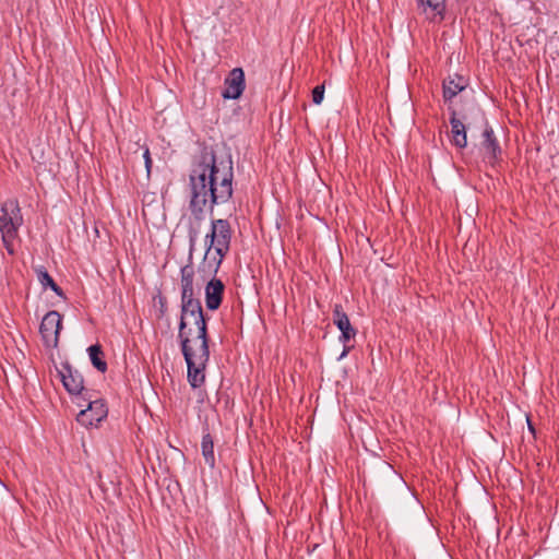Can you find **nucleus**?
<instances>
[{
	"mask_svg": "<svg viewBox=\"0 0 559 559\" xmlns=\"http://www.w3.org/2000/svg\"><path fill=\"white\" fill-rule=\"evenodd\" d=\"M86 407L82 408L76 415V421L82 426H97L108 415V407L104 399H94L91 392V397L84 400Z\"/></svg>",
	"mask_w": 559,
	"mask_h": 559,
	"instance_id": "9",
	"label": "nucleus"
},
{
	"mask_svg": "<svg viewBox=\"0 0 559 559\" xmlns=\"http://www.w3.org/2000/svg\"><path fill=\"white\" fill-rule=\"evenodd\" d=\"M336 328L341 331L340 342L343 343L344 346L338 359H343L348 355V353L353 348V345H348V342L355 338L357 331L350 324L349 318L338 322V324H336Z\"/></svg>",
	"mask_w": 559,
	"mask_h": 559,
	"instance_id": "15",
	"label": "nucleus"
},
{
	"mask_svg": "<svg viewBox=\"0 0 559 559\" xmlns=\"http://www.w3.org/2000/svg\"><path fill=\"white\" fill-rule=\"evenodd\" d=\"M62 329V316L56 311H48L39 325V333L46 347L57 348Z\"/></svg>",
	"mask_w": 559,
	"mask_h": 559,
	"instance_id": "8",
	"label": "nucleus"
},
{
	"mask_svg": "<svg viewBox=\"0 0 559 559\" xmlns=\"http://www.w3.org/2000/svg\"><path fill=\"white\" fill-rule=\"evenodd\" d=\"M468 85V80L461 74L449 75L442 82V96L448 106H454V97L463 92Z\"/></svg>",
	"mask_w": 559,
	"mask_h": 559,
	"instance_id": "12",
	"label": "nucleus"
},
{
	"mask_svg": "<svg viewBox=\"0 0 559 559\" xmlns=\"http://www.w3.org/2000/svg\"><path fill=\"white\" fill-rule=\"evenodd\" d=\"M333 323L336 325L338 322L344 321L345 319H348V316L343 310L342 305L335 304L333 307Z\"/></svg>",
	"mask_w": 559,
	"mask_h": 559,
	"instance_id": "21",
	"label": "nucleus"
},
{
	"mask_svg": "<svg viewBox=\"0 0 559 559\" xmlns=\"http://www.w3.org/2000/svg\"><path fill=\"white\" fill-rule=\"evenodd\" d=\"M479 152L483 160L495 167L502 160V148L493 132L492 127L485 120V127L481 133V141L479 143Z\"/></svg>",
	"mask_w": 559,
	"mask_h": 559,
	"instance_id": "7",
	"label": "nucleus"
},
{
	"mask_svg": "<svg viewBox=\"0 0 559 559\" xmlns=\"http://www.w3.org/2000/svg\"><path fill=\"white\" fill-rule=\"evenodd\" d=\"M225 88L222 92L224 99H238L246 88V78L242 68H234L224 81Z\"/></svg>",
	"mask_w": 559,
	"mask_h": 559,
	"instance_id": "11",
	"label": "nucleus"
},
{
	"mask_svg": "<svg viewBox=\"0 0 559 559\" xmlns=\"http://www.w3.org/2000/svg\"><path fill=\"white\" fill-rule=\"evenodd\" d=\"M37 280L43 286L44 289L50 288L57 296L66 299V294L63 289L55 282V280L51 277V275L48 273L45 266L40 265L37 267H34Z\"/></svg>",
	"mask_w": 559,
	"mask_h": 559,
	"instance_id": "17",
	"label": "nucleus"
},
{
	"mask_svg": "<svg viewBox=\"0 0 559 559\" xmlns=\"http://www.w3.org/2000/svg\"><path fill=\"white\" fill-rule=\"evenodd\" d=\"M233 229L227 219H212L211 231L205 236V254L199 265L203 278L216 275L230 249Z\"/></svg>",
	"mask_w": 559,
	"mask_h": 559,
	"instance_id": "2",
	"label": "nucleus"
},
{
	"mask_svg": "<svg viewBox=\"0 0 559 559\" xmlns=\"http://www.w3.org/2000/svg\"><path fill=\"white\" fill-rule=\"evenodd\" d=\"M23 222L22 210L16 199H8L0 204L1 234H19Z\"/></svg>",
	"mask_w": 559,
	"mask_h": 559,
	"instance_id": "5",
	"label": "nucleus"
},
{
	"mask_svg": "<svg viewBox=\"0 0 559 559\" xmlns=\"http://www.w3.org/2000/svg\"><path fill=\"white\" fill-rule=\"evenodd\" d=\"M234 167L231 156L218 159L212 146L203 145L191 162L189 174V209L197 221L204 218L205 209L214 207L233 197Z\"/></svg>",
	"mask_w": 559,
	"mask_h": 559,
	"instance_id": "1",
	"label": "nucleus"
},
{
	"mask_svg": "<svg viewBox=\"0 0 559 559\" xmlns=\"http://www.w3.org/2000/svg\"><path fill=\"white\" fill-rule=\"evenodd\" d=\"M527 426H528V430H530L533 435H535V428H534V426H533V424H532V421H531L530 417H527Z\"/></svg>",
	"mask_w": 559,
	"mask_h": 559,
	"instance_id": "26",
	"label": "nucleus"
},
{
	"mask_svg": "<svg viewBox=\"0 0 559 559\" xmlns=\"http://www.w3.org/2000/svg\"><path fill=\"white\" fill-rule=\"evenodd\" d=\"M180 308L178 340L198 341L210 338L207 329L210 317L204 312L201 300L194 298V293H181Z\"/></svg>",
	"mask_w": 559,
	"mask_h": 559,
	"instance_id": "3",
	"label": "nucleus"
},
{
	"mask_svg": "<svg viewBox=\"0 0 559 559\" xmlns=\"http://www.w3.org/2000/svg\"><path fill=\"white\" fill-rule=\"evenodd\" d=\"M199 350L193 348L197 341H179L181 353L187 364V380L192 389H198L205 382V369L210 360L211 338H201Z\"/></svg>",
	"mask_w": 559,
	"mask_h": 559,
	"instance_id": "4",
	"label": "nucleus"
},
{
	"mask_svg": "<svg viewBox=\"0 0 559 559\" xmlns=\"http://www.w3.org/2000/svg\"><path fill=\"white\" fill-rule=\"evenodd\" d=\"M90 360L92 366L99 372L104 373L107 371V362L104 359L103 347L99 344L91 345L87 348Z\"/></svg>",
	"mask_w": 559,
	"mask_h": 559,
	"instance_id": "18",
	"label": "nucleus"
},
{
	"mask_svg": "<svg viewBox=\"0 0 559 559\" xmlns=\"http://www.w3.org/2000/svg\"><path fill=\"white\" fill-rule=\"evenodd\" d=\"M450 114L451 124V143L457 148H465L467 146V128L464 121L467 119L463 110L456 109L454 106H448Z\"/></svg>",
	"mask_w": 559,
	"mask_h": 559,
	"instance_id": "10",
	"label": "nucleus"
},
{
	"mask_svg": "<svg viewBox=\"0 0 559 559\" xmlns=\"http://www.w3.org/2000/svg\"><path fill=\"white\" fill-rule=\"evenodd\" d=\"M312 102L316 105H320L324 98V85H317L311 92Z\"/></svg>",
	"mask_w": 559,
	"mask_h": 559,
	"instance_id": "22",
	"label": "nucleus"
},
{
	"mask_svg": "<svg viewBox=\"0 0 559 559\" xmlns=\"http://www.w3.org/2000/svg\"><path fill=\"white\" fill-rule=\"evenodd\" d=\"M58 376L66 391L78 399L88 400L91 391L84 386V378L82 373L74 369L68 361L62 364V369L57 370Z\"/></svg>",
	"mask_w": 559,
	"mask_h": 559,
	"instance_id": "6",
	"label": "nucleus"
},
{
	"mask_svg": "<svg viewBox=\"0 0 559 559\" xmlns=\"http://www.w3.org/2000/svg\"><path fill=\"white\" fill-rule=\"evenodd\" d=\"M210 276L212 278L205 286V305L207 310L215 311L223 302L225 285L219 278H216V275H209L207 277Z\"/></svg>",
	"mask_w": 559,
	"mask_h": 559,
	"instance_id": "13",
	"label": "nucleus"
},
{
	"mask_svg": "<svg viewBox=\"0 0 559 559\" xmlns=\"http://www.w3.org/2000/svg\"><path fill=\"white\" fill-rule=\"evenodd\" d=\"M143 158H144V163H145V168L147 170V174L151 173V169H152V165H153V160L151 158V154H150V150L146 148L143 153Z\"/></svg>",
	"mask_w": 559,
	"mask_h": 559,
	"instance_id": "24",
	"label": "nucleus"
},
{
	"mask_svg": "<svg viewBox=\"0 0 559 559\" xmlns=\"http://www.w3.org/2000/svg\"><path fill=\"white\" fill-rule=\"evenodd\" d=\"M75 403L80 406V407H83V406H86V402L81 397V399H78V396H75Z\"/></svg>",
	"mask_w": 559,
	"mask_h": 559,
	"instance_id": "25",
	"label": "nucleus"
},
{
	"mask_svg": "<svg viewBox=\"0 0 559 559\" xmlns=\"http://www.w3.org/2000/svg\"><path fill=\"white\" fill-rule=\"evenodd\" d=\"M445 1L447 0H421L418 1V4L423 7H428L431 10L436 11L438 14H442L445 11Z\"/></svg>",
	"mask_w": 559,
	"mask_h": 559,
	"instance_id": "19",
	"label": "nucleus"
},
{
	"mask_svg": "<svg viewBox=\"0 0 559 559\" xmlns=\"http://www.w3.org/2000/svg\"><path fill=\"white\" fill-rule=\"evenodd\" d=\"M19 234H1L2 242L10 255H13L15 253L13 241L15 238H17Z\"/></svg>",
	"mask_w": 559,
	"mask_h": 559,
	"instance_id": "20",
	"label": "nucleus"
},
{
	"mask_svg": "<svg viewBox=\"0 0 559 559\" xmlns=\"http://www.w3.org/2000/svg\"><path fill=\"white\" fill-rule=\"evenodd\" d=\"M157 299H158V317L162 318L166 314L167 312V298L165 296H163L162 294H158L157 296Z\"/></svg>",
	"mask_w": 559,
	"mask_h": 559,
	"instance_id": "23",
	"label": "nucleus"
},
{
	"mask_svg": "<svg viewBox=\"0 0 559 559\" xmlns=\"http://www.w3.org/2000/svg\"><path fill=\"white\" fill-rule=\"evenodd\" d=\"M195 326V319H192V323H191V326ZM197 336V331H195V328H193V337Z\"/></svg>",
	"mask_w": 559,
	"mask_h": 559,
	"instance_id": "27",
	"label": "nucleus"
},
{
	"mask_svg": "<svg viewBox=\"0 0 559 559\" xmlns=\"http://www.w3.org/2000/svg\"><path fill=\"white\" fill-rule=\"evenodd\" d=\"M198 231L195 229L189 230V241H190V252H189V263L181 267V293H194L193 289V277H194V267L192 264V252L194 249V245L197 241Z\"/></svg>",
	"mask_w": 559,
	"mask_h": 559,
	"instance_id": "14",
	"label": "nucleus"
},
{
	"mask_svg": "<svg viewBox=\"0 0 559 559\" xmlns=\"http://www.w3.org/2000/svg\"><path fill=\"white\" fill-rule=\"evenodd\" d=\"M201 451H202V456L204 457L205 463L209 465L210 468H214L216 465V460H215V454H214V440H213L212 435L210 433L207 426H205L203 428Z\"/></svg>",
	"mask_w": 559,
	"mask_h": 559,
	"instance_id": "16",
	"label": "nucleus"
}]
</instances>
